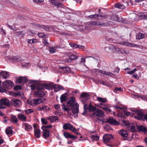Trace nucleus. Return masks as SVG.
Masks as SVG:
<instances>
[{
	"instance_id": "f257e3e1",
	"label": "nucleus",
	"mask_w": 147,
	"mask_h": 147,
	"mask_svg": "<svg viewBox=\"0 0 147 147\" xmlns=\"http://www.w3.org/2000/svg\"><path fill=\"white\" fill-rule=\"evenodd\" d=\"M75 101V98L74 97H71L67 104V106L71 108L72 112L74 114L78 113L79 110V105L77 103H74Z\"/></svg>"
},
{
	"instance_id": "f03ea898",
	"label": "nucleus",
	"mask_w": 147,
	"mask_h": 147,
	"mask_svg": "<svg viewBox=\"0 0 147 147\" xmlns=\"http://www.w3.org/2000/svg\"><path fill=\"white\" fill-rule=\"evenodd\" d=\"M135 114L134 117L136 119L140 121L146 120L147 121V114L144 115L141 110H137L135 111Z\"/></svg>"
},
{
	"instance_id": "7ed1b4c3",
	"label": "nucleus",
	"mask_w": 147,
	"mask_h": 147,
	"mask_svg": "<svg viewBox=\"0 0 147 147\" xmlns=\"http://www.w3.org/2000/svg\"><path fill=\"white\" fill-rule=\"evenodd\" d=\"M104 115V113L101 110L97 109L92 114L91 117L92 118H93L94 117H96L97 120L101 121L102 120L98 118L103 117Z\"/></svg>"
},
{
	"instance_id": "20e7f679",
	"label": "nucleus",
	"mask_w": 147,
	"mask_h": 147,
	"mask_svg": "<svg viewBox=\"0 0 147 147\" xmlns=\"http://www.w3.org/2000/svg\"><path fill=\"white\" fill-rule=\"evenodd\" d=\"M14 85L13 82L9 80H6L3 83V87L9 89H11Z\"/></svg>"
},
{
	"instance_id": "39448f33",
	"label": "nucleus",
	"mask_w": 147,
	"mask_h": 147,
	"mask_svg": "<svg viewBox=\"0 0 147 147\" xmlns=\"http://www.w3.org/2000/svg\"><path fill=\"white\" fill-rule=\"evenodd\" d=\"M89 96L88 93L83 92L81 94L80 98L81 102L84 104L85 102L89 99Z\"/></svg>"
},
{
	"instance_id": "423d86ee",
	"label": "nucleus",
	"mask_w": 147,
	"mask_h": 147,
	"mask_svg": "<svg viewBox=\"0 0 147 147\" xmlns=\"http://www.w3.org/2000/svg\"><path fill=\"white\" fill-rule=\"evenodd\" d=\"M37 90H42V89L45 88L50 90L51 88V87L49 86L48 84L46 83H44L43 84L38 83L37 85Z\"/></svg>"
},
{
	"instance_id": "0eeeda50",
	"label": "nucleus",
	"mask_w": 147,
	"mask_h": 147,
	"mask_svg": "<svg viewBox=\"0 0 147 147\" xmlns=\"http://www.w3.org/2000/svg\"><path fill=\"white\" fill-rule=\"evenodd\" d=\"M11 105L18 107L21 105V101L18 99H13L11 101Z\"/></svg>"
},
{
	"instance_id": "6e6552de",
	"label": "nucleus",
	"mask_w": 147,
	"mask_h": 147,
	"mask_svg": "<svg viewBox=\"0 0 147 147\" xmlns=\"http://www.w3.org/2000/svg\"><path fill=\"white\" fill-rule=\"evenodd\" d=\"M51 4L56 7L57 8L59 7H62L64 6V5L63 3L58 2V0H49Z\"/></svg>"
},
{
	"instance_id": "1a4fd4ad",
	"label": "nucleus",
	"mask_w": 147,
	"mask_h": 147,
	"mask_svg": "<svg viewBox=\"0 0 147 147\" xmlns=\"http://www.w3.org/2000/svg\"><path fill=\"white\" fill-rule=\"evenodd\" d=\"M51 4L56 7L57 8L59 7H62L64 6V5L63 3L58 2V0H49Z\"/></svg>"
},
{
	"instance_id": "9d476101",
	"label": "nucleus",
	"mask_w": 147,
	"mask_h": 147,
	"mask_svg": "<svg viewBox=\"0 0 147 147\" xmlns=\"http://www.w3.org/2000/svg\"><path fill=\"white\" fill-rule=\"evenodd\" d=\"M0 105H3L5 106H10V101L7 98H4L0 99Z\"/></svg>"
},
{
	"instance_id": "9b49d317",
	"label": "nucleus",
	"mask_w": 147,
	"mask_h": 147,
	"mask_svg": "<svg viewBox=\"0 0 147 147\" xmlns=\"http://www.w3.org/2000/svg\"><path fill=\"white\" fill-rule=\"evenodd\" d=\"M111 125H117L119 124V123L113 118H109L108 119L106 122Z\"/></svg>"
},
{
	"instance_id": "f8f14e48",
	"label": "nucleus",
	"mask_w": 147,
	"mask_h": 147,
	"mask_svg": "<svg viewBox=\"0 0 147 147\" xmlns=\"http://www.w3.org/2000/svg\"><path fill=\"white\" fill-rule=\"evenodd\" d=\"M112 138L113 136L111 134H106L103 137V141L105 143L109 142Z\"/></svg>"
},
{
	"instance_id": "ddd939ff",
	"label": "nucleus",
	"mask_w": 147,
	"mask_h": 147,
	"mask_svg": "<svg viewBox=\"0 0 147 147\" xmlns=\"http://www.w3.org/2000/svg\"><path fill=\"white\" fill-rule=\"evenodd\" d=\"M33 25H34L35 27L40 28L43 29L45 31H47L50 28V27L48 26H45V25H42L37 24H34V23H33Z\"/></svg>"
},
{
	"instance_id": "4468645a",
	"label": "nucleus",
	"mask_w": 147,
	"mask_h": 147,
	"mask_svg": "<svg viewBox=\"0 0 147 147\" xmlns=\"http://www.w3.org/2000/svg\"><path fill=\"white\" fill-rule=\"evenodd\" d=\"M45 94L42 90H37L34 92V96L36 97H42L45 95Z\"/></svg>"
},
{
	"instance_id": "2eb2a0df",
	"label": "nucleus",
	"mask_w": 147,
	"mask_h": 147,
	"mask_svg": "<svg viewBox=\"0 0 147 147\" xmlns=\"http://www.w3.org/2000/svg\"><path fill=\"white\" fill-rule=\"evenodd\" d=\"M63 135L66 138L68 139L77 138V136H75L73 135H71L68 132L65 131L63 133Z\"/></svg>"
},
{
	"instance_id": "dca6fc26",
	"label": "nucleus",
	"mask_w": 147,
	"mask_h": 147,
	"mask_svg": "<svg viewBox=\"0 0 147 147\" xmlns=\"http://www.w3.org/2000/svg\"><path fill=\"white\" fill-rule=\"evenodd\" d=\"M63 128L64 129H69L71 131L74 127L73 125L69 123H65L63 126Z\"/></svg>"
},
{
	"instance_id": "f3484780",
	"label": "nucleus",
	"mask_w": 147,
	"mask_h": 147,
	"mask_svg": "<svg viewBox=\"0 0 147 147\" xmlns=\"http://www.w3.org/2000/svg\"><path fill=\"white\" fill-rule=\"evenodd\" d=\"M28 80V79L27 77H23L20 76L18 78V81L19 83L24 84Z\"/></svg>"
},
{
	"instance_id": "a211bd4d",
	"label": "nucleus",
	"mask_w": 147,
	"mask_h": 147,
	"mask_svg": "<svg viewBox=\"0 0 147 147\" xmlns=\"http://www.w3.org/2000/svg\"><path fill=\"white\" fill-rule=\"evenodd\" d=\"M70 46L74 49H83L84 48V47L83 45H78L76 44L71 43L69 44Z\"/></svg>"
},
{
	"instance_id": "6ab92c4d",
	"label": "nucleus",
	"mask_w": 147,
	"mask_h": 147,
	"mask_svg": "<svg viewBox=\"0 0 147 147\" xmlns=\"http://www.w3.org/2000/svg\"><path fill=\"white\" fill-rule=\"evenodd\" d=\"M9 74L8 72L2 71L0 72V78L2 76V78L4 79H7L8 78Z\"/></svg>"
},
{
	"instance_id": "aec40b11",
	"label": "nucleus",
	"mask_w": 147,
	"mask_h": 147,
	"mask_svg": "<svg viewBox=\"0 0 147 147\" xmlns=\"http://www.w3.org/2000/svg\"><path fill=\"white\" fill-rule=\"evenodd\" d=\"M22 126L24 127L25 129L27 131H29L32 128L31 125L27 123H23Z\"/></svg>"
},
{
	"instance_id": "412c9836",
	"label": "nucleus",
	"mask_w": 147,
	"mask_h": 147,
	"mask_svg": "<svg viewBox=\"0 0 147 147\" xmlns=\"http://www.w3.org/2000/svg\"><path fill=\"white\" fill-rule=\"evenodd\" d=\"M137 128L139 131H141L143 132H147V127L143 125L138 126L136 125Z\"/></svg>"
},
{
	"instance_id": "4be33fe9",
	"label": "nucleus",
	"mask_w": 147,
	"mask_h": 147,
	"mask_svg": "<svg viewBox=\"0 0 147 147\" xmlns=\"http://www.w3.org/2000/svg\"><path fill=\"white\" fill-rule=\"evenodd\" d=\"M53 88L56 92H58L60 90H64V88L60 85H53Z\"/></svg>"
},
{
	"instance_id": "5701e85b",
	"label": "nucleus",
	"mask_w": 147,
	"mask_h": 147,
	"mask_svg": "<svg viewBox=\"0 0 147 147\" xmlns=\"http://www.w3.org/2000/svg\"><path fill=\"white\" fill-rule=\"evenodd\" d=\"M67 94L66 93H65L62 95L60 98L61 102L62 103L64 101H66L67 100Z\"/></svg>"
},
{
	"instance_id": "b1692460",
	"label": "nucleus",
	"mask_w": 147,
	"mask_h": 147,
	"mask_svg": "<svg viewBox=\"0 0 147 147\" xmlns=\"http://www.w3.org/2000/svg\"><path fill=\"white\" fill-rule=\"evenodd\" d=\"M14 33L19 37H21L24 36L26 34V32L24 31L17 32Z\"/></svg>"
},
{
	"instance_id": "393cba45",
	"label": "nucleus",
	"mask_w": 147,
	"mask_h": 147,
	"mask_svg": "<svg viewBox=\"0 0 147 147\" xmlns=\"http://www.w3.org/2000/svg\"><path fill=\"white\" fill-rule=\"evenodd\" d=\"M43 131V136L45 138H48L49 136V130H42Z\"/></svg>"
},
{
	"instance_id": "a878e982",
	"label": "nucleus",
	"mask_w": 147,
	"mask_h": 147,
	"mask_svg": "<svg viewBox=\"0 0 147 147\" xmlns=\"http://www.w3.org/2000/svg\"><path fill=\"white\" fill-rule=\"evenodd\" d=\"M59 69L63 70L64 73H66L70 71V68L69 67H64L59 66Z\"/></svg>"
},
{
	"instance_id": "bb28decb",
	"label": "nucleus",
	"mask_w": 147,
	"mask_h": 147,
	"mask_svg": "<svg viewBox=\"0 0 147 147\" xmlns=\"http://www.w3.org/2000/svg\"><path fill=\"white\" fill-rule=\"evenodd\" d=\"M18 117L19 119L22 121H26V117L23 114H19L18 115Z\"/></svg>"
},
{
	"instance_id": "cd10ccee",
	"label": "nucleus",
	"mask_w": 147,
	"mask_h": 147,
	"mask_svg": "<svg viewBox=\"0 0 147 147\" xmlns=\"http://www.w3.org/2000/svg\"><path fill=\"white\" fill-rule=\"evenodd\" d=\"M10 121L13 123H16L18 122V120L15 116L11 115L10 118Z\"/></svg>"
},
{
	"instance_id": "c85d7f7f",
	"label": "nucleus",
	"mask_w": 147,
	"mask_h": 147,
	"mask_svg": "<svg viewBox=\"0 0 147 147\" xmlns=\"http://www.w3.org/2000/svg\"><path fill=\"white\" fill-rule=\"evenodd\" d=\"M119 133L123 137H127L128 136V134H127V131L125 130H120L119 132Z\"/></svg>"
},
{
	"instance_id": "c756f323",
	"label": "nucleus",
	"mask_w": 147,
	"mask_h": 147,
	"mask_svg": "<svg viewBox=\"0 0 147 147\" xmlns=\"http://www.w3.org/2000/svg\"><path fill=\"white\" fill-rule=\"evenodd\" d=\"M110 19L112 20L115 21L120 22L118 16L116 14H113L111 16Z\"/></svg>"
},
{
	"instance_id": "7c9ffc66",
	"label": "nucleus",
	"mask_w": 147,
	"mask_h": 147,
	"mask_svg": "<svg viewBox=\"0 0 147 147\" xmlns=\"http://www.w3.org/2000/svg\"><path fill=\"white\" fill-rule=\"evenodd\" d=\"M48 119L50 120L51 122H53L58 120V118L57 116L53 115L49 117Z\"/></svg>"
},
{
	"instance_id": "2f4dec72",
	"label": "nucleus",
	"mask_w": 147,
	"mask_h": 147,
	"mask_svg": "<svg viewBox=\"0 0 147 147\" xmlns=\"http://www.w3.org/2000/svg\"><path fill=\"white\" fill-rule=\"evenodd\" d=\"M106 50H108L109 51L112 52L116 50L115 47L112 45H110L108 47L106 48Z\"/></svg>"
},
{
	"instance_id": "473e14b6",
	"label": "nucleus",
	"mask_w": 147,
	"mask_h": 147,
	"mask_svg": "<svg viewBox=\"0 0 147 147\" xmlns=\"http://www.w3.org/2000/svg\"><path fill=\"white\" fill-rule=\"evenodd\" d=\"M12 127H9L5 129V132L7 134L12 135L13 134V131L12 130Z\"/></svg>"
},
{
	"instance_id": "72a5a7b5",
	"label": "nucleus",
	"mask_w": 147,
	"mask_h": 147,
	"mask_svg": "<svg viewBox=\"0 0 147 147\" xmlns=\"http://www.w3.org/2000/svg\"><path fill=\"white\" fill-rule=\"evenodd\" d=\"M33 101V103L36 105L39 104L43 102V101H42V100L40 98L34 99L33 101Z\"/></svg>"
},
{
	"instance_id": "f704fd0d",
	"label": "nucleus",
	"mask_w": 147,
	"mask_h": 147,
	"mask_svg": "<svg viewBox=\"0 0 147 147\" xmlns=\"http://www.w3.org/2000/svg\"><path fill=\"white\" fill-rule=\"evenodd\" d=\"M34 135L35 137L39 138L40 137V131L39 129H36L34 130Z\"/></svg>"
},
{
	"instance_id": "c9c22d12",
	"label": "nucleus",
	"mask_w": 147,
	"mask_h": 147,
	"mask_svg": "<svg viewBox=\"0 0 147 147\" xmlns=\"http://www.w3.org/2000/svg\"><path fill=\"white\" fill-rule=\"evenodd\" d=\"M88 110L90 111H93L94 112L97 109L96 107L92 106L90 102L88 106Z\"/></svg>"
},
{
	"instance_id": "e433bc0d",
	"label": "nucleus",
	"mask_w": 147,
	"mask_h": 147,
	"mask_svg": "<svg viewBox=\"0 0 147 147\" xmlns=\"http://www.w3.org/2000/svg\"><path fill=\"white\" fill-rule=\"evenodd\" d=\"M115 7L116 8L121 9H124L125 8V6L120 3H117L115 5Z\"/></svg>"
},
{
	"instance_id": "4c0bfd02",
	"label": "nucleus",
	"mask_w": 147,
	"mask_h": 147,
	"mask_svg": "<svg viewBox=\"0 0 147 147\" xmlns=\"http://www.w3.org/2000/svg\"><path fill=\"white\" fill-rule=\"evenodd\" d=\"M144 37V34L141 33H140L137 35L136 38L138 39L139 40L143 38Z\"/></svg>"
},
{
	"instance_id": "58836bf2",
	"label": "nucleus",
	"mask_w": 147,
	"mask_h": 147,
	"mask_svg": "<svg viewBox=\"0 0 147 147\" xmlns=\"http://www.w3.org/2000/svg\"><path fill=\"white\" fill-rule=\"evenodd\" d=\"M97 100L99 102L102 103L106 102L107 99L105 98H103L100 97H98L97 98Z\"/></svg>"
},
{
	"instance_id": "ea45409f",
	"label": "nucleus",
	"mask_w": 147,
	"mask_h": 147,
	"mask_svg": "<svg viewBox=\"0 0 147 147\" xmlns=\"http://www.w3.org/2000/svg\"><path fill=\"white\" fill-rule=\"evenodd\" d=\"M139 16L141 19H147V13H142Z\"/></svg>"
},
{
	"instance_id": "a19ab883",
	"label": "nucleus",
	"mask_w": 147,
	"mask_h": 147,
	"mask_svg": "<svg viewBox=\"0 0 147 147\" xmlns=\"http://www.w3.org/2000/svg\"><path fill=\"white\" fill-rule=\"evenodd\" d=\"M91 138L92 140L98 141L99 140V137L97 135H93L91 136Z\"/></svg>"
},
{
	"instance_id": "79ce46f5",
	"label": "nucleus",
	"mask_w": 147,
	"mask_h": 147,
	"mask_svg": "<svg viewBox=\"0 0 147 147\" xmlns=\"http://www.w3.org/2000/svg\"><path fill=\"white\" fill-rule=\"evenodd\" d=\"M10 60H12L13 62L19 61L20 59L19 58H17L16 57H12L9 58Z\"/></svg>"
},
{
	"instance_id": "37998d69",
	"label": "nucleus",
	"mask_w": 147,
	"mask_h": 147,
	"mask_svg": "<svg viewBox=\"0 0 147 147\" xmlns=\"http://www.w3.org/2000/svg\"><path fill=\"white\" fill-rule=\"evenodd\" d=\"M69 58L71 60H74L77 59L78 57L74 55H71L69 56Z\"/></svg>"
},
{
	"instance_id": "c03bdc74",
	"label": "nucleus",
	"mask_w": 147,
	"mask_h": 147,
	"mask_svg": "<svg viewBox=\"0 0 147 147\" xmlns=\"http://www.w3.org/2000/svg\"><path fill=\"white\" fill-rule=\"evenodd\" d=\"M52 125H48L47 126H42V130H48V129L52 127Z\"/></svg>"
},
{
	"instance_id": "a18cd8bd",
	"label": "nucleus",
	"mask_w": 147,
	"mask_h": 147,
	"mask_svg": "<svg viewBox=\"0 0 147 147\" xmlns=\"http://www.w3.org/2000/svg\"><path fill=\"white\" fill-rule=\"evenodd\" d=\"M99 25H100L103 27L108 26L109 25L108 23H102L99 22Z\"/></svg>"
},
{
	"instance_id": "49530a36",
	"label": "nucleus",
	"mask_w": 147,
	"mask_h": 147,
	"mask_svg": "<svg viewBox=\"0 0 147 147\" xmlns=\"http://www.w3.org/2000/svg\"><path fill=\"white\" fill-rule=\"evenodd\" d=\"M138 98H140L142 100L147 101V96L143 95L140 96H138Z\"/></svg>"
},
{
	"instance_id": "de8ad7c7",
	"label": "nucleus",
	"mask_w": 147,
	"mask_h": 147,
	"mask_svg": "<svg viewBox=\"0 0 147 147\" xmlns=\"http://www.w3.org/2000/svg\"><path fill=\"white\" fill-rule=\"evenodd\" d=\"M25 113L27 114H29L31 113H32L34 112L33 109H27L25 111Z\"/></svg>"
},
{
	"instance_id": "09e8293b",
	"label": "nucleus",
	"mask_w": 147,
	"mask_h": 147,
	"mask_svg": "<svg viewBox=\"0 0 147 147\" xmlns=\"http://www.w3.org/2000/svg\"><path fill=\"white\" fill-rule=\"evenodd\" d=\"M130 131L132 132H136V127L134 125L131 126L130 128Z\"/></svg>"
},
{
	"instance_id": "8fccbe9b",
	"label": "nucleus",
	"mask_w": 147,
	"mask_h": 147,
	"mask_svg": "<svg viewBox=\"0 0 147 147\" xmlns=\"http://www.w3.org/2000/svg\"><path fill=\"white\" fill-rule=\"evenodd\" d=\"M56 49L54 47H51L49 49V51L50 53H55L56 51Z\"/></svg>"
},
{
	"instance_id": "3c124183",
	"label": "nucleus",
	"mask_w": 147,
	"mask_h": 147,
	"mask_svg": "<svg viewBox=\"0 0 147 147\" xmlns=\"http://www.w3.org/2000/svg\"><path fill=\"white\" fill-rule=\"evenodd\" d=\"M71 131H73L74 133L77 135H81L77 131V130L75 127H74V128H73V129H72Z\"/></svg>"
},
{
	"instance_id": "603ef678",
	"label": "nucleus",
	"mask_w": 147,
	"mask_h": 147,
	"mask_svg": "<svg viewBox=\"0 0 147 147\" xmlns=\"http://www.w3.org/2000/svg\"><path fill=\"white\" fill-rule=\"evenodd\" d=\"M62 108L65 111H67V112H69V108L66 107V106L64 104H63L62 105Z\"/></svg>"
},
{
	"instance_id": "864d4df0",
	"label": "nucleus",
	"mask_w": 147,
	"mask_h": 147,
	"mask_svg": "<svg viewBox=\"0 0 147 147\" xmlns=\"http://www.w3.org/2000/svg\"><path fill=\"white\" fill-rule=\"evenodd\" d=\"M104 74H105L107 76H114V74L111 72H108L106 71H105Z\"/></svg>"
},
{
	"instance_id": "5fc2aeb1",
	"label": "nucleus",
	"mask_w": 147,
	"mask_h": 147,
	"mask_svg": "<svg viewBox=\"0 0 147 147\" xmlns=\"http://www.w3.org/2000/svg\"><path fill=\"white\" fill-rule=\"evenodd\" d=\"M117 91H119L120 92H122L123 91L121 88H117L116 87L114 90L113 91L115 93H117Z\"/></svg>"
},
{
	"instance_id": "6e6d98bb",
	"label": "nucleus",
	"mask_w": 147,
	"mask_h": 147,
	"mask_svg": "<svg viewBox=\"0 0 147 147\" xmlns=\"http://www.w3.org/2000/svg\"><path fill=\"white\" fill-rule=\"evenodd\" d=\"M102 108L104 110L107 111L109 113L111 112V110L108 108L103 107Z\"/></svg>"
},
{
	"instance_id": "4d7b16f0",
	"label": "nucleus",
	"mask_w": 147,
	"mask_h": 147,
	"mask_svg": "<svg viewBox=\"0 0 147 147\" xmlns=\"http://www.w3.org/2000/svg\"><path fill=\"white\" fill-rule=\"evenodd\" d=\"M42 123L45 125H47V120L45 119L42 118L41 119Z\"/></svg>"
},
{
	"instance_id": "13d9d810",
	"label": "nucleus",
	"mask_w": 147,
	"mask_h": 147,
	"mask_svg": "<svg viewBox=\"0 0 147 147\" xmlns=\"http://www.w3.org/2000/svg\"><path fill=\"white\" fill-rule=\"evenodd\" d=\"M137 71L136 69H134L133 70L131 71H127L128 74H132L133 73H134L135 71Z\"/></svg>"
},
{
	"instance_id": "bf43d9fd",
	"label": "nucleus",
	"mask_w": 147,
	"mask_h": 147,
	"mask_svg": "<svg viewBox=\"0 0 147 147\" xmlns=\"http://www.w3.org/2000/svg\"><path fill=\"white\" fill-rule=\"evenodd\" d=\"M21 88L22 87L20 86H16L14 88V89L15 90L21 89Z\"/></svg>"
},
{
	"instance_id": "052dcab7",
	"label": "nucleus",
	"mask_w": 147,
	"mask_h": 147,
	"mask_svg": "<svg viewBox=\"0 0 147 147\" xmlns=\"http://www.w3.org/2000/svg\"><path fill=\"white\" fill-rule=\"evenodd\" d=\"M91 25H99V22L95 21L92 22L90 24Z\"/></svg>"
},
{
	"instance_id": "680f3d73",
	"label": "nucleus",
	"mask_w": 147,
	"mask_h": 147,
	"mask_svg": "<svg viewBox=\"0 0 147 147\" xmlns=\"http://www.w3.org/2000/svg\"><path fill=\"white\" fill-rule=\"evenodd\" d=\"M33 1L35 3H41L44 1V0H33Z\"/></svg>"
},
{
	"instance_id": "e2e57ef3",
	"label": "nucleus",
	"mask_w": 147,
	"mask_h": 147,
	"mask_svg": "<svg viewBox=\"0 0 147 147\" xmlns=\"http://www.w3.org/2000/svg\"><path fill=\"white\" fill-rule=\"evenodd\" d=\"M132 77L137 80H138L140 78L139 76L136 74H133L132 75Z\"/></svg>"
},
{
	"instance_id": "0e129e2a",
	"label": "nucleus",
	"mask_w": 147,
	"mask_h": 147,
	"mask_svg": "<svg viewBox=\"0 0 147 147\" xmlns=\"http://www.w3.org/2000/svg\"><path fill=\"white\" fill-rule=\"evenodd\" d=\"M31 89L32 90H34L36 88V85L35 84H33L30 86Z\"/></svg>"
},
{
	"instance_id": "69168bd1",
	"label": "nucleus",
	"mask_w": 147,
	"mask_h": 147,
	"mask_svg": "<svg viewBox=\"0 0 147 147\" xmlns=\"http://www.w3.org/2000/svg\"><path fill=\"white\" fill-rule=\"evenodd\" d=\"M88 106L86 104H84V111L88 110Z\"/></svg>"
},
{
	"instance_id": "338daca9",
	"label": "nucleus",
	"mask_w": 147,
	"mask_h": 147,
	"mask_svg": "<svg viewBox=\"0 0 147 147\" xmlns=\"http://www.w3.org/2000/svg\"><path fill=\"white\" fill-rule=\"evenodd\" d=\"M45 35V34L43 33H38L37 34V35L40 38L43 37Z\"/></svg>"
},
{
	"instance_id": "774afa93",
	"label": "nucleus",
	"mask_w": 147,
	"mask_h": 147,
	"mask_svg": "<svg viewBox=\"0 0 147 147\" xmlns=\"http://www.w3.org/2000/svg\"><path fill=\"white\" fill-rule=\"evenodd\" d=\"M104 129L107 131H108L110 129V127L109 125H106L104 127Z\"/></svg>"
}]
</instances>
